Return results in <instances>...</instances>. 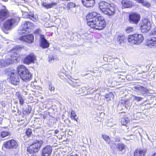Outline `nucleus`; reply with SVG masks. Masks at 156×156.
I'll use <instances>...</instances> for the list:
<instances>
[{
    "label": "nucleus",
    "mask_w": 156,
    "mask_h": 156,
    "mask_svg": "<svg viewBox=\"0 0 156 156\" xmlns=\"http://www.w3.org/2000/svg\"><path fill=\"white\" fill-rule=\"evenodd\" d=\"M20 20L19 17L14 16L5 20L3 23L0 22V26L2 31L7 34L9 30H11L17 25Z\"/></svg>",
    "instance_id": "f257e3e1"
},
{
    "label": "nucleus",
    "mask_w": 156,
    "mask_h": 156,
    "mask_svg": "<svg viewBox=\"0 0 156 156\" xmlns=\"http://www.w3.org/2000/svg\"><path fill=\"white\" fill-rule=\"evenodd\" d=\"M21 48L19 46H16L13 48L11 50L12 53L11 55V57L10 58H7L5 61L1 60L0 61V65L3 66H6L12 64L15 61H17L20 59L19 55L17 54L18 51Z\"/></svg>",
    "instance_id": "f03ea898"
},
{
    "label": "nucleus",
    "mask_w": 156,
    "mask_h": 156,
    "mask_svg": "<svg viewBox=\"0 0 156 156\" xmlns=\"http://www.w3.org/2000/svg\"><path fill=\"white\" fill-rule=\"evenodd\" d=\"M95 21H92L87 22V25L91 28L97 30H101L104 28L106 25L104 18L100 16Z\"/></svg>",
    "instance_id": "7ed1b4c3"
},
{
    "label": "nucleus",
    "mask_w": 156,
    "mask_h": 156,
    "mask_svg": "<svg viewBox=\"0 0 156 156\" xmlns=\"http://www.w3.org/2000/svg\"><path fill=\"white\" fill-rule=\"evenodd\" d=\"M18 72L23 80L27 81L31 78V75L28 70L24 66L21 65L17 68Z\"/></svg>",
    "instance_id": "20e7f679"
},
{
    "label": "nucleus",
    "mask_w": 156,
    "mask_h": 156,
    "mask_svg": "<svg viewBox=\"0 0 156 156\" xmlns=\"http://www.w3.org/2000/svg\"><path fill=\"white\" fill-rule=\"evenodd\" d=\"M99 7L105 14L109 16L113 15L115 13L114 9L110 4L105 2H102L99 4Z\"/></svg>",
    "instance_id": "39448f33"
},
{
    "label": "nucleus",
    "mask_w": 156,
    "mask_h": 156,
    "mask_svg": "<svg viewBox=\"0 0 156 156\" xmlns=\"http://www.w3.org/2000/svg\"><path fill=\"white\" fill-rule=\"evenodd\" d=\"M33 26L32 23L29 21H24L18 29V34L20 35L28 34L31 31V29Z\"/></svg>",
    "instance_id": "423d86ee"
},
{
    "label": "nucleus",
    "mask_w": 156,
    "mask_h": 156,
    "mask_svg": "<svg viewBox=\"0 0 156 156\" xmlns=\"http://www.w3.org/2000/svg\"><path fill=\"white\" fill-rule=\"evenodd\" d=\"M128 40L129 42L138 44L141 43L144 40V37L141 34H135L128 36Z\"/></svg>",
    "instance_id": "0eeeda50"
},
{
    "label": "nucleus",
    "mask_w": 156,
    "mask_h": 156,
    "mask_svg": "<svg viewBox=\"0 0 156 156\" xmlns=\"http://www.w3.org/2000/svg\"><path fill=\"white\" fill-rule=\"evenodd\" d=\"M42 143L41 141L35 140L28 148V151L32 153L37 152L39 150Z\"/></svg>",
    "instance_id": "6e6552de"
},
{
    "label": "nucleus",
    "mask_w": 156,
    "mask_h": 156,
    "mask_svg": "<svg viewBox=\"0 0 156 156\" xmlns=\"http://www.w3.org/2000/svg\"><path fill=\"white\" fill-rule=\"evenodd\" d=\"M151 27V23L149 20L144 19L143 20V22L141 26V30L143 33L147 32L149 31Z\"/></svg>",
    "instance_id": "1a4fd4ad"
},
{
    "label": "nucleus",
    "mask_w": 156,
    "mask_h": 156,
    "mask_svg": "<svg viewBox=\"0 0 156 156\" xmlns=\"http://www.w3.org/2000/svg\"><path fill=\"white\" fill-rule=\"evenodd\" d=\"M19 143L14 140H9L5 143V146L9 149H17L19 147Z\"/></svg>",
    "instance_id": "9d476101"
},
{
    "label": "nucleus",
    "mask_w": 156,
    "mask_h": 156,
    "mask_svg": "<svg viewBox=\"0 0 156 156\" xmlns=\"http://www.w3.org/2000/svg\"><path fill=\"white\" fill-rule=\"evenodd\" d=\"M9 81L12 84L17 85L19 83L20 79L18 75L13 72H11L10 75Z\"/></svg>",
    "instance_id": "9b49d317"
},
{
    "label": "nucleus",
    "mask_w": 156,
    "mask_h": 156,
    "mask_svg": "<svg viewBox=\"0 0 156 156\" xmlns=\"http://www.w3.org/2000/svg\"><path fill=\"white\" fill-rule=\"evenodd\" d=\"M23 36H20L19 39L22 41L27 42L28 43H32L34 41V37L33 34H29L27 35H25L24 34Z\"/></svg>",
    "instance_id": "f8f14e48"
},
{
    "label": "nucleus",
    "mask_w": 156,
    "mask_h": 156,
    "mask_svg": "<svg viewBox=\"0 0 156 156\" xmlns=\"http://www.w3.org/2000/svg\"><path fill=\"white\" fill-rule=\"evenodd\" d=\"M4 9L0 10V23L2 22L9 16V13L6 7L4 6Z\"/></svg>",
    "instance_id": "ddd939ff"
},
{
    "label": "nucleus",
    "mask_w": 156,
    "mask_h": 156,
    "mask_svg": "<svg viewBox=\"0 0 156 156\" xmlns=\"http://www.w3.org/2000/svg\"><path fill=\"white\" fill-rule=\"evenodd\" d=\"M100 17V14H98L96 12H92L88 14L86 16L87 20L88 22L92 21V22L95 21L98 19Z\"/></svg>",
    "instance_id": "4468645a"
},
{
    "label": "nucleus",
    "mask_w": 156,
    "mask_h": 156,
    "mask_svg": "<svg viewBox=\"0 0 156 156\" xmlns=\"http://www.w3.org/2000/svg\"><path fill=\"white\" fill-rule=\"evenodd\" d=\"M140 16L139 14L132 13L129 15V19L130 23L136 24L140 20Z\"/></svg>",
    "instance_id": "2eb2a0df"
},
{
    "label": "nucleus",
    "mask_w": 156,
    "mask_h": 156,
    "mask_svg": "<svg viewBox=\"0 0 156 156\" xmlns=\"http://www.w3.org/2000/svg\"><path fill=\"white\" fill-rule=\"evenodd\" d=\"M40 46L44 48H48L49 45V43L45 39L44 35H40Z\"/></svg>",
    "instance_id": "dca6fc26"
},
{
    "label": "nucleus",
    "mask_w": 156,
    "mask_h": 156,
    "mask_svg": "<svg viewBox=\"0 0 156 156\" xmlns=\"http://www.w3.org/2000/svg\"><path fill=\"white\" fill-rule=\"evenodd\" d=\"M52 151V148L50 146H47L42 150L43 156H50Z\"/></svg>",
    "instance_id": "f3484780"
},
{
    "label": "nucleus",
    "mask_w": 156,
    "mask_h": 156,
    "mask_svg": "<svg viewBox=\"0 0 156 156\" xmlns=\"http://www.w3.org/2000/svg\"><path fill=\"white\" fill-rule=\"evenodd\" d=\"M35 59V55L32 54L27 56L24 59V62L27 64L33 63Z\"/></svg>",
    "instance_id": "a211bd4d"
},
{
    "label": "nucleus",
    "mask_w": 156,
    "mask_h": 156,
    "mask_svg": "<svg viewBox=\"0 0 156 156\" xmlns=\"http://www.w3.org/2000/svg\"><path fill=\"white\" fill-rule=\"evenodd\" d=\"M83 5L87 7H92L95 4V0H82Z\"/></svg>",
    "instance_id": "6ab92c4d"
},
{
    "label": "nucleus",
    "mask_w": 156,
    "mask_h": 156,
    "mask_svg": "<svg viewBox=\"0 0 156 156\" xmlns=\"http://www.w3.org/2000/svg\"><path fill=\"white\" fill-rule=\"evenodd\" d=\"M147 45L150 47L153 46L154 48L156 47V37H151L148 39Z\"/></svg>",
    "instance_id": "aec40b11"
},
{
    "label": "nucleus",
    "mask_w": 156,
    "mask_h": 156,
    "mask_svg": "<svg viewBox=\"0 0 156 156\" xmlns=\"http://www.w3.org/2000/svg\"><path fill=\"white\" fill-rule=\"evenodd\" d=\"M126 39V37L125 35L120 34L117 37V41L120 45H122V44L124 42Z\"/></svg>",
    "instance_id": "412c9836"
},
{
    "label": "nucleus",
    "mask_w": 156,
    "mask_h": 156,
    "mask_svg": "<svg viewBox=\"0 0 156 156\" xmlns=\"http://www.w3.org/2000/svg\"><path fill=\"white\" fill-rule=\"evenodd\" d=\"M146 152L145 150L138 149L135 151L134 156H144Z\"/></svg>",
    "instance_id": "4be33fe9"
},
{
    "label": "nucleus",
    "mask_w": 156,
    "mask_h": 156,
    "mask_svg": "<svg viewBox=\"0 0 156 156\" xmlns=\"http://www.w3.org/2000/svg\"><path fill=\"white\" fill-rule=\"evenodd\" d=\"M122 4L125 8H129L133 5L132 2L129 0H123L122 1Z\"/></svg>",
    "instance_id": "5701e85b"
},
{
    "label": "nucleus",
    "mask_w": 156,
    "mask_h": 156,
    "mask_svg": "<svg viewBox=\"0 0 156 156\" xmlns=\"http://www.w3.org/2000/svg\"><path fill=\"white\" fill-rule=\"evenodd\" d=\"M24 17L27 18H29L30 20L34 21H36L37 20V17L35 16L34 14L32 13L29 14L28 13L25 12L23 14Z\"/></svg>",
    "instance_id": "b1692460"
},
{
    "label": "nucleus",
    "mask_w": 156,
    "mask_h": 156,
    "mask_svg": "<svg viewBox=\"0 0 156 156\" xmlns=\"http://www.w3.org/2000/svg\"><path fill=\"white\" fill-rule=\"evenodd\" d=\"M56 4V3H51L48 4L46 2L42 3V5L45 8L47 9H49L55 6Z\"/></svg>",
    "instance_id": "393cba45"
},
{
    "label": "nucleus",
    "mask_w": 156,
    "mask_h": 156,
    "mask_svg": "<svg viewBox=\"0 0 156 156\" xmlns=\"http://www.w3.org/2000/svg\"><path fill=\"white\" fill-rule=\"evenodd\" d=\"M114 144L115 145L116 148L119 151H122L125 147V145L122 143H119L116 144L114 143Z\"/></svg>",
    "instance_id": "a878e982"
},
{
    "label": "nucleus",
    "mask_w": 156,
    "mask_h": 156,
    "mask_svg": "<svg viewBox=\"0 0 156 156\" xmlns=\"http://www.w3.org/2000/svg\"><path fill=\"white\" fill-rule=\"evenodd\" d=\"M17 97L19 100L20 103L21 105H23L25 103V101L26 100V98L24 97L19 94L17 95Z\"/></svg>",
    "instance_id": "bb28decb"
},
{
    "label": "nucleus",
    "mask_w": 156,
    "mask_h": 156,
    "mask_svg": "<svg viewBox=\"0 0 156 156\" xmlns=\"http://www.w3.org/2000/svg\"><path fill=\"white\" fill-rule=\"evenodd\" d=\"M11 134L8 131H3L1 133V136L2 138H4L7 136H10Z\"/></svg>",
    "instance_id": "cd10ccee"
},
{
    "label": "nucleus",
    "mask_w": 156,
    "mask_h": 156,
    "mask_svg": "<svg viewBox=\"0 0 156 156\" xmlns=\"http://www.w3.org/2000/svg\"><path fill=\"white\" fill-rule=\"evenodd\" d=\"M129 120L128 118L124 117L121 121V124L123 125H126L129 122Z\"/></svg>",
    "instance_id": "c85d7f7f"
},
{
    "label": "nucleus",
    "mask_w": 156,
    "mask_h": 156,
    "mask_svg": "<svg viewBox=\"0 0 156 156\" xmlns=\"http://www.w3.org/2000/svg\"><path fill=\"white\" fill-rule=\"evenodd\" d=\"M129 120L128 118L124 117L121 121V124L123 125H126L129 122Z\"/></svg>",
    "instance_id": "c756f323"
},
{
    "label": "nucleus",
    "mask_w": 156,
    "mask_h": 156,
    "mask_svg": "<svg viewBox=\"0 0 156 156\" xmlns=\"http://www.w3.org/2000/svg\"><path fill=\"white\" fill-rule=\"evenodd\" d=\"M137 89L141 91L142 93H147L148 92L147 89L141 86L137 87Z\"/></svg>",
    "instance_id": "7c9ffc66"
},
{
    "label": "nucleus",
    "mask_w": 156,
    "mask_h": 156,
    "mask_svg": "<svg viewBox=\"0 0 156 156\" xmlns=\"http://www.w3.org/2000/svg\"><path fill=\"white\" fill-rule=\"evenodd\" d=\"M102 138L107 142L108 144H110V139L109 137L106 135H102Z\"/></svg>",
    "instance_id": "2f4dec72"
},
{
    "label": "nucleus",
    "mask_w": 156,
    "mask_h": 156,
    "mask_svg": "<svg viewBox=\"0 0 156 156\" xmlns=\"http://www.w3.org/2000/svg\"><path fill=\"white\" fill-rule=\"evenodd\" d=\"M75 6V3L72 2H70L67 4V7L69 9H70V8L74 7Z\"/></svg>",
    "instance_id": "473e14b6"
},
{
    "label": "nucleus",
    "mask_w": 156,
    "mask_h": 156,
    "mask_svg": "<svg viewBox=\"0 0 156 156\" xmlns=\"http://www.w3.org/2000/svg\"><path fill=\"white\" fill-rule=\"evenodd\" d=\"M26 135L28 137L30 136L32 134V130L31 129L29 128L27 129L26 131Z\"/></svg>",
    "instance_id": "72a5a7b5"
},
{
    "label": "nucleus",
    "mask_w": 156,
    "mask_h": 156,
    "mask_svg": "<svg viewBox=\"0 0 156 156\" xmlns=\"http://www.w3.org/2000/svg\"><path fill=\"white\" fill-rule=\"evenodd\" d=\"M133 31V27H127L126 29V32L128 33H129L132 32Z\"/></svg>",
    "instance_id": "f704fd0d"
},
{
    "label": "nucleus",
    "mask_w": 156,
    "mask_h": 156,
    "mask_svg": "<svg viewBox=\"0 0 156 156\" xmlns=\"http://www.w3.org/2000/svg\"><path fill=\"white\" fill-rule=\"evenodd\" d=\"M124 101L125 103L124 104L125 105V106L126 108H128L130 107V106L131 105V104L129 102V101H128V100L125 101V100H124Z\"/></svg>",
    "instance_id": "c9c22d12"
},
{
    "label": "nucleus",
    "mask_w": 156,
    "mask_h": 156,
    "mask_svg": "<svg viewBox=\"0 0 156 156\" xmlns=\"http://www.w3.org/2000/svg\"><path fill=\"white\" fill-rule=\"evenodd\" d=\"M142 4L143 5L147 8H149L151 6V5L150 3L144 1L142 3Z\"/></svg>",
    "instance_id": "e433bc0d"
},
{
    "label": "nucleus",
    "mask_w": 156,
    "mask_h": 156,
    "mask_svg": "<svg viewBox=\"0 0 156 156\" xmlns=\"http://www.w3.org/2000/svg\"><path fill=\"white\" fill-rule=\"evenodd\" d=\"M133 97L134 98V100L137 101H141L143 99V98L141 97H138L135 96H133Z\"/></svg>",
    "instance_id": "4c0bfd02"
},
{
    "label": "nucleus",
    "mask_w": 156,
    "mask_h": 156,
    "mask_svg": "<svg viewBox=\"0 0 156 156\" xmlns=\"http://www.w3.org/2000/svg\"><path fill=\"white\" fill-rule=\"evenodd\" d=\"M4 72L6 74H8L10 75V73L12 72H11V70L10 68H8L4 70Z\"/></svg>",
    "instance_id": "58836bf2"
},
{
    "label": "nucleus",
    "mask_w": 156,
    "mask_h": 156,
    "mask_svg": "<svg viewBox=\"0 0 156 156\" xmlns=\"http://www.w3.org/2000/svg\"><path fill=\"white\" fill-rule=\"evenodd\" d=\"M56 58H54V56L53 55H49L48 56V61L50 62H51L52 60H54L55 59H56Z\"/></svg>",
    "instance_id": "ea45409f"
},
{
    "label": "nucleus",
    "mask_w": 156,
    "mask_h": 156,
    "mask_svg": "<svg viewBox=\"0 0 156 156\" xmlns=\"http://www.w3.org/2000/svg\"><path fill=\"white\" fill-rule=\"evenodd\" d=\"M113 95L111 93H110L106 95L105 96V98L108 99L107 100H110V97H111L112 98Z\"/></svg>",
    "instance_id": "a19ab883"
},
{
    "label": "nucleus",
    "mask_w": 156,
    "mask_h": 156,
    "mask_svg": "<svg viewBox=\"0 0 156 156\" xmlns=\"http://www.w3.org/2000/svg\"><path fill=\"white\" fill-rule=\"evenodd\" d=\"M71 118H74V117H76V114L75 112L74 111H72L71 112Z\"/></svg>",
    "instance_id": "79ce46f5"
},
{
    "label": "nucleus",
    "mask_w": 156,
    "mask_h": 156,
    "mask_svg": "<svg viewBox=\"0 0 156 156\" xmlns=\"http://www.w3.org/2000/svg\"><path fill=\"white\" fill-rule=\"evenodd\" d=\"M151 34L152 35H156V27L151 31Z\"/></svg>",
    "instance_id": "37998d69"
},
{
    "label": "nucleus",
    "mask_w": 156,
    "mask_h": 156,
    "mask_svg": "<svg viewBox=\"0 0 156 156\" xmlns=\"http://www.w3.org/2000/svg\"><path fill=\"white\" fill-rule=\"evenodd\" d=\"M143 103H142L141 104H140L139 105H136L134 107V109H136L137 108H141V105H143Z\"/></svg>",
    "instance_id": "c03bdc74"
},
{
    "label": "nucleus",
    "mask_w": 156,
    "mask_h": 156,
    "mask_svg": "<svg viewBox=\"0 0 156 156\" xmlns=\"http://www.w3.org/2000/svg\"><path fill=\"white\" fill-rule=\"evenodd\" d=\"M114 140H113V141H114V142H119L120 141V139L119 137H116L114 138Z\"/></svg>",
    "instance_id": "a18cd8bd"
},
{
    "label": "nucleus",
    "mask_w": 156,
    "mask_h": 156,
    "mask_svg": "<svg viewBox=\"0 0 156 156\" xmlns=\"http://www.w3.org/2000/svg\"><path fill=\"white\" fill-rule=\"evenodd\" d=\"M49 88L51 91H54L55 90V87L52 86L51 85H49Z\"/></svg>",
    "instance_id": "49530a36"
},
{
    "label": "nucleus",
    "mask_w": 156,
    "mask_h": 156,
    "mask_svg": "<svg viewBox=\"0 0 156 156\" xmlns=\"http://www.w3.org/2000/svg\"><path fill=\"white\" fill-rule=\"evenodd\" d=\"M23 112L24 114H29L30 113V111H29V109H28L27 110L23 111Z\"/></svg>",
    "instance_id": "de8ad7c7"
},
{
    "label": "nucleus",
    "mask_w": 156,
    "mask_h": 156,
    "mask_svg": "<svg viewBox=\"0 0 156 156\" xmlns=\"http://www.w3.org/2000/svg\"><path fill=\"white\" fill-rule=\"evenodd\" d=\"M41 32V30L39 29H37V30L35 31V33L36 34H39Z\"/></svg>",
    "instance_id": "09e8293b"
},
{
    "label": "nucleus",
    "mask_w": 156,
    "mask_h": 156,
    "mask_svg": "<svg viewBox=\"0 0 156 156\" xmlns=\"http://www.w3.org/2000/svg\"><path fill=\"white\" fill-rule=\"evenodd\" d=\"M129 136H132V137H130L131 140H133V139H134V137H133V136L132 135H129L127 136V137H129Z\"/></svg>",
    "instance_id": "8fccbe9b"
},
{
    "label": "nucleus",
    "mask_w": 156,
    "mask_h": 156,
    "mask_svg": "<svg viewBox=\"0 0 156 156\" xmlns=\"http://www.w3.org/2000/svg\"><path fill=\"white\" fill-rule=\"evenodd\" d=\"M59 132L58 130L56 129L55 131V134H57Z\"/></svg>",
    "instance_id": "3c124183"
},
{
    "label": "nucleus",
    "mask_w": 156,
    "mask_h": 156,
    "mask_svg": "<svg viewBox=\"0 0 156 156\" xmlns=\"http://www.w3.org/2000/svg\"><path fill=\"white\" fill-rule=\"evenodd\" d=\"M72 118L73 119H74L76 121H77L78 118L77 117H74V118Z\"/></svg>",
    "instance_id": "603ef678"
},
{
    "label": "nucleus",
    "mask_w": 156,
    "mask_h": 156,
    "mask_svg": "<svg viewBox=\"0 0 156 156\" xmlns=\"http://www.w3.org/2000/svg\"><path fill=\"white\" fill-rule=\"evenodd\" d=\"M17 113L19 115H20L21 114V111L18 110L17 111Z\"/></svg>",
    "instance_id": "864d4df0"
},
{
    "label": "nucleus",
    "mask_w": 156,
    "mask_h": 156,
    "mask_svg": "<svg viewBox=\"0 0 156 156\" xmlns=\"http://www.w3.org/2000/svg\"><path fill=\"white\" fill-rule=\"evenodd\" d=\"M152 156H156V153H155L154 154H153L152 155Z\"/></svg>",
    "instance_id": "5fc2aeb1"
},
{
    "label": "nucleus",
    "mask_w": 156,
    "mask_h": 156,
    "mask_svg": "<svg viewBox=\"0 0 156 156\" xmlns=\"http://www.w3.org/2000/svg\"><path fill=\"white\" fill-rule=\"evenodd\" d=\"M12 112H16V110H15L13 109L12 110Z\"/></svg>",
    "instance_id": "6e6d98bb"
},
{
    "label": "nucleus",
    "mask_w": 156,
    "mask_h": 156,
    "mask_svg": "<svg viewBox=\"0 0 156 156\" xmlns=\"http://www.w3.org/2000/svg\"><path fill=\"white\" fill-rule=\"evenodd\" d=\"M57 58V56H55V55H54V58Z\"/></svg>",
    "instance_id": "4d7b16f0"
},
{
    "label": "nucleus",
    "mask_w": 156,
    "mask_h": 156,
    "mask_svg": "<svg viewBox=\"0 0 156 156\" xmlns=\"http://www.w3.org/2000/svg\"><path fill=\"white\" fill-rule=\"evenodd\" d=\"M15 103H18V101H15Z\"/></svg>",
    "instance_id": "13d9d810"
},
{
    "label": "nucleus",
    "mask_w": 156,
    "mask_h": 156,
    "mask_svg": "<svg viewBox=\"0 0 156 156\" xmlns=\"http://www.w3.org/2000/svg\"><path fill=\"white\" fill-rule=\"evenodd\" d=\"M2 1H5V2H7L8 1V0H2Z\"/></svg>",
    "instance_id": "bf43d9fd"
},
{
    "label": "nucleus",
    "mask_w": 156,
    "mask_h": 156,
    "mask_svg": "<svg viewBox=\"0 0 156 156\" xmlns=\"http://www.w3.org/2000/svg\"><path fill=\"white\" fill-rule=\"evenodd\" d=\"M70 156H77V155H76V154H75V155H71Z\"/></svg>",
    "instance_id": "052dcab7"
},
{
    "label": "nucleus",
    "mask_w": 156,
    "mask_h": 156,
    "mask_svg": "<svg viewBox=\"0 0 156 156\" xmlns=\"http://www.w3.org/2000/svg\"><path fill=\"white\" fill-rule=\"evenodd\" d=\"M154 16H155V17L156 18V15H155Z\"/></svg>",
    "instance_id": "680f3d73"
}]
</instances>
